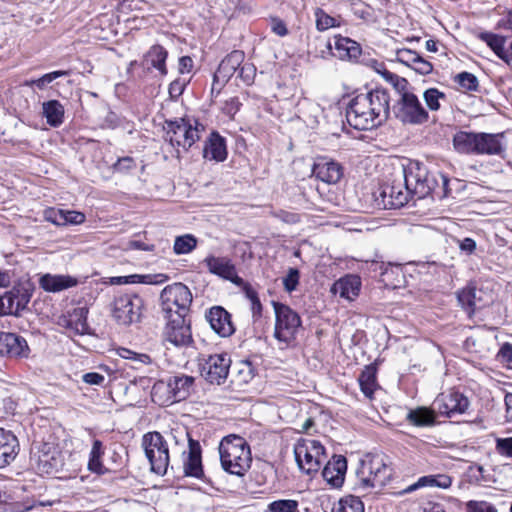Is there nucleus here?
Masks as SVG:
<instances>
[{"instance_id": "nucleus-27", "label": "nucleus", "mask_w": 512, "mask_h": 512, "mask_svg": "<svg viewBox=\"0 0 512 512\" xmlns=\"http://www.w3.org/2000/svg\"><path fill=\"white\" fill-rule=\"evenodd\" d=\"M193 384L194 378L185 374L170 376L167 380V388L174 401L185 400L190 395Z\"/></svg>"}, {"instance_id": "nucleus-47", "label": "nucleus", "mask_w": 512, "mask_h": 512, "mask_svg": "<svg viewBox=\"0 0 512 512\" xmlns=\"http://www.w3.org/2000/svg\"><path fill=\"white\" fill-rule=\"evenodd\" d=\"M454 81L467 91H477L479 82L477 77L469 72H461L454 77Z\"/></svg>"}, {"instance_id": "nucleus-3", "label": "nucleus", "mask_w": 512, "mask_h": 512, "mask_svg": "<svg viewBox=\"0 0 512 512\" xmlns=\"http://www.w3.org/2000/svg\"><path fill=\"white\" fill-rule=\"evenodd\" d=\"M399 171L406 184V189L409 190L411 196H416L419 199L425 198L435 191L438 187V177L442 181L443 188L448 184L447 177L439 173L437 175L430 173L427 167L419 162H410L408 165L402 166Z\"/></svg>"}, {"instance_id": "nucleus-23", "label": "nucleus", "mask_w": 512, "mask_h": 512, "mask_svg": "<svg viewBox=\"0 0 512 512\" xmlns=\"http://www.w3.org/2000/svg\"><path fill=\"white\" fill-rule=\"evenodd\" d=\"M484 296L485 293L481 289L467 286L458 292L457 299L461 307L471 317L477 310L488 304V300Z\"/></svg>"}, {"instance_id": "nucleus-18", "label": "nucleus", "mask_w": 512, "mask_h": 512, "mask_svg": "<svg viewBox=\"0 0 512 512\" xmlns=\"http://www.w3.org/2000/svg\"><path fill=\"white\" fill-rule=\"evenodd\" d=\"M469 406L467 397L463 394L451 391L441 393L433 402V411L446 417H452L456 414L464 413Z\"/></svg>"}, {"instance_id": "nucleus-36", "label": "nucleus", "mask_w": 512, "mask_h": 512, "mask_svg": "<svg viewBox=\"0 0 512 512\" xmlns=\"http://www.w3.org/2000/svg\"><path fill=\"white\" fill-rule=\"evenodd\" d=\"M104 455V446L103 443L96 439L92 443V448L89 454V461H88V469L93 472L97 473L99 475L106 474L110 471H112V468L106 467L102 463V457Z\"/></svg>"}, {"instance_id": "nucleus-64", "label": "nucleus", "mask_w": 512, "mask_h": 512, "mask_svg": "<svg viewBox=\"0 0 512 512\" xmlns=\"http://www.w3.org/2000/svg\"><path fill=\"white\" fill-rule=\"evenodd\" d=\"M271 29L276 35L280 37H284L288 34L286 24L279 18H273L271 20Z\"/></svg>"}, {"instance_id": "nucleus-61", "label": "nucleus", "mask_w": 512, "mask_h": 512, "mask_svg": "<svg viewBox=\"0 0 512 512\" xmlns=\"http://www.w3.org/2000/svg\"><path fill=\"white\" fill-rule=\"evenodd\" d=\"M82 381L89 385L102 386L105 381V377L97 372H89L82 375Z\"/></svg>"}, {"instance_id": "nucleus-22", "label": "nucleus", "mask_w": 512, "mask_h": 512, "mask_svg": "<svg viewBox=\"0 0 512 512\" xmlns=\"http://www.w3.org/2000/svg\"><path fill=\"white\" fill-rule=\"evenodd\" d=\"M504 133L478 132L476 155L501 156L506 150Z\"/></svg>"}, {"instance_id": "nucleus-34", "label": "nucleus", "mask_w": 512, "mask_h": 512, "mask_svg": "<svg viewBox=\"0 0 512 512\" xmlns=\"http://www.w3.org/2000/svg\"><path fill=\"white\" fill-rule=\"evenodd\" d=\"M478 132L459 131L453 137L455 150L462 154L476 155Z\"/></svg>"}, {"instance_id": "nucleus-59", "label": "nucleus", "mask_w": 512, "mask_h": 512, "mask_svg": "<svg viewBox=\"0 0 512 512\" xmlns=\"http://www.w3.org/2000/svg\"><path fill=\"white\" fill-rule=\"evenodd\" d=\"M497 359L501 363L511 364L512 363V344L505 343L501 346L497 353Z\"/></svg>"}, {"instance_id": "nucleus-43", "label": "nucleus", "mask_w": 512, "mask_h": 512, "mask_svg": "<svg viewBox=\"0 0 512 512\" xmlns=\"http://www.w3.org/2000/svg\"><path fill=\"white\" fill-rule=\"evenodd\" d=\"M232 382L238 385L249 383L254 378V369L249 361H241L235 366Z\"/></svg>"}, {"instance_id": "nucleus-32", "label": "nucleus", "mask_w": 512, "mask_h": 512, "mask_svg": "<svg viewBox=\"0 0 512 512\" xmlns=\"http://www.w3.org/2000/svg\"><path fill=\"white\" fill-rule=\"evenodd\" d=\"M189 455L184 463V472L187 476L201 478L203 475L201 450L199 443L189 439Z\"/></svg>"}, {"instance_id": "nucleus-31", "label": "nucleus", "mask_w": 512, "mask_h": 512, "mask_svg": "<svg viewBox=\"0 0 512 512\" xmlns=\"http://www.w3.org/2000/svg\"><path fill=\"white\" fill-rule=\"evenodd\" d=\"M360 285L361 281L358 276L347 275L337 280L333 284L331 291L334 294H339L342 298L353 300L359 294Z\"/></svg>"}, {"instance_id": "nucleus-62", "label": "nucleus", "mask_w": 512, "mask_h": 512, "mask_svg": "<svg viewBox=\"0 0 512 512\" xmlns=\"http://www.w3.org/2000/svg\"><path fill=\"white\" fill-rule=\"evenodd\" d=\"M135 167V161L131 157H123L118 159L114 164V169L118 172H126Z\"/></svg>"}, {"instance_id": "nucleus-21", "label": "nucleus", "mask_w": 512, "mask_h": 512, "mask_svg": "<svg viewBox=\"0 0 512 512\" xmlns=\"http://www.w3.org/2000/svg\"><path fill=\"white\" fill-rule=\"evenodd\" d=\"M312 174L326 184H336L343 176V168L332 159L320 157L313 164Z\"/></svg>"}, {"instance_id": "nucleus-33", "label": "nucleus", "mask_w": 512, "mask_h": 512, "mask_svg": "<svg viewBox=\"0 0 512 512\" xmlns=\"http://www.w3.org/2000/svg\"><path fill=\"white\" fill-rule=\"evenodd\" d=\"M452 484V478L446 474L427 475L420 477L417 482L403 490V494L411 493L421 487H438L447 489Z\"/></svg>"}, {"instance_id": "nucleus-15", "label": "nucleus", "mask_w": 512, "mask_h": 512, "mask_svg": "<svg viewBox=\"0 0 512 512\" xmlns=\"http://www.w3.org/2000/svg\"><path fill=\"white\" fill-rule=\"evenodd\" d=\"M333 41V43L330 40L324 42L326 50L321 51L322 58L333 56L339 60L354 62L362 53L360 44L348 37L335 35Z\"/></svg>"}, {"instance_id": "nucleus-19", "label": "nucleus", "mask_w": 512, "mask_h": 512, "mask_svg": "<svg viewBox=\"0 0 512 512\" xmlns=\"http://www.w3.org/2000/svg\"><path fill=\"white\" fill-rule=\"evenodd\" d=\"M30 348L24 337L10 332H0V355L10 358H28Z\"/></svg>"}, {"instance_id": "nucleus-53", "label": "nucleus", "mask_w": 512, "mask_h": 512, "mask_svg": "<svg viewBox=\"0 0 512 512\" xmlns=\"http://www.w3.org/2000/svg\"><path fill=\"white\" fill-rule=\"evenodd\" d=\"M300 279L299 270L296 268H289L287 275L283 278V286L285 291L291 293L296 290Z\"/></svg>"}, {"instance_id": "nucleus-9", "label": "nucleus", "mask_w": 512, "mask_h": 512, "mask_svg": "<svg viewBox=\"0 0 512 512\" xmlns=\"http://www.w3.org/2000/svg\"><path fill=\"white\" fill-rule=\"evenodd\" d=\"M275 312L274 337L279 342L289 345L296 339L302 321L297 312L288 305L273 301Z\"/></svg>"}, {"instance_id": "nucleus-54", "label": "nucleus", "mask_w": 512, "mask_h": 512, "mask_svg": "<svg viewBox=\"0 0 512 512\" xmlns=\"http://www.w3.org/2000/svg\"><path fill=\"white\" fill-rule=\"evenodd\" d=\"M467 512H498L497 508L486 501L470 500L466 503Z\"/></svg>"}, {"instance_id": "nucleus-48", "label": "nucleus", "mask_w": 512, "mask_h": 512, "mask_svg": "<svg viewBox=\"0 0 512 512\" xmlns=\"http://www.w3.org/2000/svg\"><path fill=\"white\" fill-rule=\"evenodd\" d=\"M316 28L319 31H325L329 28L336 27L339 25L337 20L328 15L323 9L317 8L315 10Z\"/></svg>"}, {"instance_id": "nucleus-57", "label": "nucleus", "mask_w": 512, "mask_h": 512, "mask_svg": "<svg viewBox=\"0 0 512 512\" xmlns=\"http://www.w3.org/2000/svg\"><path fill=\"white\" fill-rule=\"evenodd\" d=\"M241 105L242 104L238 97H231L225 101L222 110L225 114L233 117L239 111Z\"/></svg>"}, {"instance_id": "nucleus-51", "label": "nucleus", "mask_w": 512, "mask_h": 512, "mask_svg": "<svg viewBox=\"0 0 512 512\" xmlns=\"http://www.w3.org/2000/svg\"><path fill=\"white\" fill-rule=\"evenodd\" d=\"M44 219L56 226H65V210L48 208L44 211Z\"/></svg>"}, {"instance_id": "nucleus-49", "label": "nucleus", "mask_w": 512, "mask_h": 512, "mask_svg": "<svg viewBox=\"0 0 512 512\" xmlns=\"http://www.w3.org/2000/svg\"><path fill=\"white\" fill-rule=\"evenodd\" d=\"M244 291L246 297L251 302V311L253 318H260L262 314V304L260 302L257 292L250 285H245Z\"/></svg>"}, {"instance_id": "nucleus-29", "label": "nucleus", "mask_w": 512, "mask_h": 512, "mask_svg": "<svg viewBox=\"0 0 512 512\" xmlns=\"http://www.w3.org/2000/svg\"><path fill=\"white\" fill-rule=\"evenodd\" d=\"M78 284L76 278L69 275L44 274L39 279L40 287L47 292H60Z\"/></svg>"}, {"instance_id": "nucleus-1", "label": "nucleus", "mask_w": 512, "mask_h": 512, "mask_svg": "<svg viewBox=\"0 0 512 512\" xmlns=\"http://www.w3.org/2000/svg\"><path fill=\"white\" fill-rule=\"evenodd\" d=\"M389 113V93L377 88L352 98L346 108V119L355 129L369 130L385 122Z\"/></svg>"}, {"instance_id": "nucleus-38", "label": "nucleus", "mask_w": 512, "mask_h": 512, "mask_svg": "<svg viewBox=\"0 0 512 512\" xmlns=\"http://www.w3.org/2000/svg\"><path fill=\"white\" fill-rule=\"evenodd\" d=\"M43 115L52 127L60 126L64 121V107L58 100H49L42 104Z\"/></svg>"}, {"instance_id": "nucleus-35", "label": "nucleus", "mask_w": 512, "mask_h": 512, "mask_svg": "<svg viewBox=\"0 0 512 512\" xmlns=\"http://www.w3.org/2000/svg\"><path fill=\"white\" fill-rule=\"evenodd\" d=\"M478 38L485 42L494 53L505 62H509L512 59V53L504 48L506 38L491 32H481Z\"/></svg>"}, {"instance_id": "nucleus-13", "label": "nucleus", "mask_w": 512, "mask_h": 512, "mask_svg": "<svg viewBox=\"0 0 512 512\" xmlns=\"http://www.w3.org/2000/svg\"><path fill=\"white\" fill-rule=\"evenodd\" d=\"M143 299L137 294L117 296L113 302L112 315L120 325H131L140 320Z\"/></svg>"}, {"instance_id": "nucleus-50", "label": "nucleus", "mask_w": 512, "mask_h": 512, "mask_svg": "<svg viewBox=\"0 0 512 512\" xmlns=\"http://www.w3.org/2000/svg\"><path fill=\"white\" fill-rule=\"evenodd\" d=\"M256 76V68L251 63H242L238 69L237 77L240 78L244 84L251 85Z\"/></svg>"}, {"instance_id": "nucleus-4", "label": "nucleus", "mask_w": 512, "mask_h": 512, "mask_svg": "<svg viewBox=\"0 0 512 512\" xmlns=\"http://www.w3.org/2000/svg\"><path fill=\"white\" fill-rule=\"evenodd\" d=\"M356 475L360 489H381L390 480L392 468L383 455L368 454L360 461Z\"/></svg>"}, {"instance_id": "nucleus-11", "label": "nucleus", "mask_w": 512, "mask_h": 512, "mask_svg": "<svg viewBox=\"0 0 512 512\" xmlns=\"http://www.w3.org/2000/svg\"><path fill=\"white\" fill-rule=\"evenodd\" d=\"M294 454L299 468L307 473L317 472L325 462V449L316 440H301L294 446Z\"/></svg>"}, {"instance_id": "nucleus-40", "label": "nucleus", "mask_w": 512, "mask_h": 512, "mask_svg": "<svg viewBox=\"0 0 512 512\" xmlns=\"http://www.w3.org/2000/svg\"><path fill=\"white\" fill-rule=\"evenodd\" d=\"M407 420L416 426H427L431 425L435 421L433 411L420 407L414 410H410L407 414Z\"/></svg>"}, {"instance_id": "nucleus-55", "label": "nucleus", "mask_w": 512, "mask_h": 512, "mask_svg": "<svg viewBox=\"0 0 512 512\" xmlns=\"http://www.w3.org/2000/svg\"><path fill=\"white\" fill-rule=\"evenodd\" d=\"M495 449L498 454L512 458V437L497 438Z\"/></svg>"}, {"instance_id": "nucleus-24", "label": "nucleus", "mask_w": 512, "mask_h": 512, "mask_svg": "<svg viewBox=\"0 0 512 512\" xmlns=\"http://www.w3.org/2000/svg\"><path fill=\"white\" fill-rule=\"evenodd\" d=\"M211 328L221 337H228L234 332L230 314L221 306H214L206 313Z\"/></svg>"}, {"instance_id": "nucleus-7", "label": "nucleus", "mask_w": 512, "mask_h": 512, "mask_svg": "<svg viewBox=\"0 0 512 512\" xmlns=\"http://www.w3.org/2000/svg\"><path fill=\"white\" fill-rule=\"evenodd\" d=\"M192 303V293L183 283L166 286L160 294V307L164 317L187 316Z\"/></svg>"}, {"instance_id": "nucleus-52", "label": "nucleus", "mask_w": 512, "mask_h": 512, "mask_svg": "<svg viewBox=\"0 0 512 512\" xmlns=\"http://www.w3.org/2000/svg\"><path fill=\"white\" fill-rule=\"evenodd\" d=\"M418 57H419V54L410 49L403 48V49H398L396 51L397 61L408 66V67H411V68L413 67V65L416 62V60L418 59Z\"/></svg>"}, {"instance_id": "nucleus-45", "label": "nucleus", "mask_w": 512, "mask_h": 512, "mask_svg": "<svg viewBox=\"0 0 512 512\" xmlns=\"http://www.w3.org/2000/svg\"><path fill=\"white\" fill-rule=\"evenodd\" d=\"M69 72L64 70L53 71L43 75L42 77L34 80H28L25 82L26 86H36L38 89L43 90L48 84L59 77L68 76Z\"/></svg>"}, {"instance_id": "nucleus-58", "label": "nucleus", "mask_w": 512, "mask_h": 512, "mask_svg": "<svg viewBox=\"0 0 512 512\" xmlns=\"http://www.w3.org/2000/svg\"><path fill=\"white\" fill-rule=\"evenodd\" d=\"M412 69L421 75H428L432 72L433 66L429 61L425 60L419 55Z\"/></svg>"}, {"instance_id": "nucleus-26", "label": "nucleus", "mask_w": 512, "mask_h": 512, "mask_svg": "<svg viewBox=\"0 0 512 512\" xmlns=\"http://www.w3.org/2000/svg\"><path fill=\"white\" fill-rule=\"evenodd\" d=\"M347 470V461L343 456H333L332 460L328 461L322 471L323 478L333 485L339 487L344 481V475Z\"/></svg>"}, {"instance_id": "nucleus-30", "label": "nucleus", "mask_w": 512, "mask_h": 512, "mask_svg": "<svg viewBox=\"0 0 512 512\" xmlns=\"http://www.w3.org/2000/svg\"><path fill=\"white\" fill-rule=\"evenodd\" d=\"M203 157L216 162H222L227 158L225 139L217 132H212L210 137L205 141Z\"/></svg>"}, {"instance_id": "nucleus-25", "label": "nucleus", "mask_w": 512, "mask_h": 512, "mask_svg": "<svg viewBox=\"0 0 512 512\" xmlns=\"http://www.w3.org/2000/svg\"><path fill=\"white\" fill-rule=\"evenodd\" d=\"M244 53L234 50L228 54L219 64L215 72V80L227 83L230 78L238 72L240 65L244 62Z\"/></svg>"}, {"instance_id": "nucleus-20", "label": "nucleus", "mask_w": 512, "mask_h": 512, "mask_svg": "<svg viewBox=\"0 0 512 512\" xmlns=\"http://www.w3.org/2000/svg\"><path fill=\"white\" fill-rule=\"evenodd\" d=\"M203 262L210 273L229 280L237 286L244 284L243 279L237 275L235 265L228 257H215L213 255H209Z\"/></svg>"}, {"instance_id": "nucleus-10", "label": "nucleus", "mask_w": 512, "mask_h": 512, "mask_svg": "<svg viewBox=\"0 0 512 512\" xmlns=\"http://www.w3.org/2000/svg\"><path fill=\"white\" fill-rule=\"evenodd\" d=\"M393 112L403 124L423 125L429 121V113L412 92H404L396 101Z\"/></svg>"}, {"instance_id": "nucleus-39", "label": "nucleus", "mask_w": 512, "mask_h": 512, "mask_svg": "<svg viewBox=\"0 0 512 512\" xmlns=\"http://www.w3.org/2000/svg\"><path fill=\"white\" fill-rule=\"evenodd\" d=\"M167 50L161 45H153L146 54V61L153 68L157 69L162 76H166L168 71L166 67Z\"/></svg>"}, {"instance_id": "nucleus-46", "label": "nucleus", "mask_w": 512, "mask_h": 512, "mask_svg": "<svg viewBox=\"0 0 512 512\" xmlns=\"http://www.w3.org/2000/svg\"><path fill=\"white\" fill-rule=\"evenodd\" d=\"M269 512H299V503L293 499H280L268 505Z\"/></svg>"}, {"instance_id": "nucleus-63", "label": "nucleus", "mask_w": 512, "mask_h": 512, "mask_svg": "<svg viewBox=\"0 0 512 512\" xmlns=\"http://www.w3.org/2000/svg\"><path fill=\"white\" fill-rule=\"evenodd\" d=\"M167 440H168V443L170 441H174L176 444H180V443H184V441L186 439H190L189 438V433L185 430H171L168 434H167V437H165Z\"/></svg>"}, {"instance_id": "nucleus-8", "label": "nucleus", "mask_w": 512, "mask_h": 512, "mask_svg": "<svg viewBox=\"0 0 512 512\" xmlns=\"http://www.w3.org/2000/svg\"><path fill=\"white\" fill-rule=\"evenodd\" d=\"M142 447L151 471L158 475L166 474L169 465L168 440L160 432H148L143 435Z\"/></svg>"}, {"instance_id": "nucleus-44", "label": "nucleus", "mask_w": 512, "mask_h": 512, "mask_svg": "<svg viewBox=\"0 0 512 512\" xmlns=\"http://www.w3.org/2000/svg\"><path fill=\"white\" fill-rule=\"evenodd\" d=\"M424 101L431 111H437L441 107V101L446 100V95L436 88H429L423 93Z\"/></svg>"}, {"instance_id": "nucleus-14", "label": "nucleus", "mask_w": 512, "mask_h": 512, "mask_svg": "<svg viewBox=\"0 0 512 512\" xmlns=\"http://www.w3.org/2000/svg\"><path fill=\"white\" fill-rule=\"evenodd\" d=\"M32 297V289L29 284H19L0 296V316H18L26 309Z\"/></svg>"}, {"instance_id": "nucleus-37", "label": "nucleus", "mask_w": 512, "mask_h": 512, "mask_svg": "<svg viewBox=\"0 0 512 512\" xmlns=\"http://www.w3.org/2000/svg\"><path fill=\"white\" fill-rule=\"evenodd\" d=\"M376 373V367L368 365L365 366L358 378L362 393L369 399L373 398L374 392L378 388Z\"/></svg>"}, {"instance_id": "nucleus-16", "label": "nucleus", "mask_w": 512, "mask_h": 512, "mask_svg": "<svg viewBox=\"0 0 512 512\" xmlns=\"http://www.w3.org/2000/svg\"><path fill=\"white\" fill-rule=\"evenodd\" d=\"M231 359L227 353L209 355L201 364V375L211 383L221 385L229 375Z\"/></svg>"}, {"instance_id": "nucleus-60", "label": "nucleus", "mask_w": 512, "mask_h": 512, "mask_svg": "<svg viewBox=\"0 0 512 512\" xmlns=\"http://www.w3.org/2000/svg\"><path fill=\"white\" fill-rule=\"evenodd\" d=\"M85 221V215L81 212L65 210V226L77 225Z\"/></svg>"}, {"instance_id": "nucleus-42", "label": "nucleus", "mask_w": 512, "mask_h": 512, "mask_svg": "<svg viewBox=\"0 0 512 512\" xmlns=\"http://www.w3.org/2000/svg\"><path fill=\"white\" fill-rule=\"evenodd\" d=\"M198 240L192 234L177 236L174 240L173 251L176 255L192 252L197 247Z\"/></svg>"}, {"instance_id": "nucleus-2", "label": "nucleus", "mask_w": 512, "mask_h": 512, "mask_svg": "<svg viewBox=\"0 0 512 512\" xmlns=\"http://www.w3.org/2000/svg\"><path fill=\"white\" fill-rule=\"evenodd\" d=\"M219 454L222 468L232 475L243 476L251 466L250 447L241 436L224 437L219 444Z\"/></svg>"}, {"instance_id": "nucleus-6", "label": "nucleus", "mask_w": 512, "mask_h": 512, "mask_svg": "<svg viewBox=\"0 0 512 512\" xmlns=\"http://www.w3.org/2000/svg\"><path fill=\"white\" fill-rule=\"evenodd\" d=\"M167 323L162 333V341L167 350L171 347L183 350L185 353L194 348L190 320L179 314L167 317Z\"/></svg>"}, {"instance_id": "nucleus-5", "label": "nucleus", "mask_w": 512, "mask_h": 512, "mask_svg": "<svg viewBox=\"0 0 512 512\" xmlns=\"http://www.w3.org/2000/svg\"><path fill=\"white\" fill-rule=\"evenodd\" d=\"M165 139L173 147H182L185 151L190 149L201 137L204 126L197 120H187L179 118L177 120H167L164 124Z\"/></svg>"}, {"instance_id": "nucleus-56", "label": "nucleus", "mask_w": 512, "mask_h": 512, "mask_svg": "<svg viewBox=\"0 0 512 512\" xmlns=\"http://www.w3.org/2000/svg\"><path fill=\"white\" fill-rule=\"evenodd\" d=\"M186 84L187 83L181 79H176L173 82H171L168 89L170 98L173 100L179 98L183 94Z\"/></svg>"}, {"instance_id": "nucleus-41", "label": "nucleus", "mask_w": 512, "mask_h": 512, "mask_svg": "<svg viewBox=\"0 0 512 512\" xmlns=\"http://www.w3.org/2000/svg\"><path fill=\"white\" fill-rule=\"evenodd\" d=\"M332 512H364V504L359 497L348 495L338 501Z\"/></svg>"}, {"instance_id": "nucleus-17", "label": "nucleus", "mask_w": 512, "mask_h": 512, "mask_svg": "<svg viewBox=\"0 0 512 512\" xmlns=\"http://www.w3.org/2000/svg\"><path fill=\"white\" fill-rule=\"evenodd\" d=\"M64 454L52 443H43L38 447L36 467L40 473L54 474L64 466Z\"/></svg>"}, {"instance_id": "nucleus-28", "label": "nucleus", "mask_w": 512, "mask_h": 512, "mask_svg": "<svg viewBox=\"0 0 512 512\" xmlns=\"http://www.w3.org/2000/svg\"><path fill=\"white\" fill-rule=\"evenodd\" d=\"M18 439L3 428H0V468L10 464L17 455Z\"/></svg>"}, {"instance_id": "nucleus-12", "label": "nucleus", "mask_w": 512, "mask_h": 512, "mask_svg": "<svg viewBox=\"0 0 512 512\" xmlns=\"http://www.w3.org/2000/svg\"><path fill=\"white\" fill-rule=\"evenodd\" d=\"M411 194L400 171L393 174V178L381 185L377 201L384 209H398L408 203Z\"/></svg>"}]
</instances>
